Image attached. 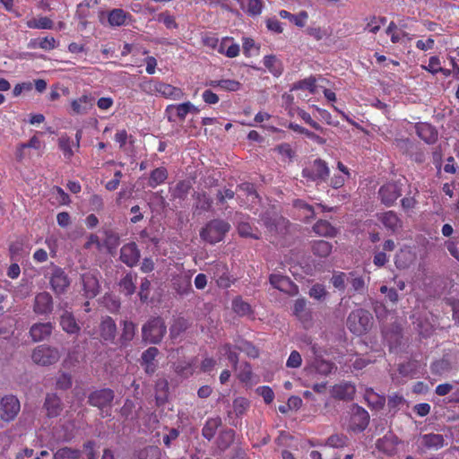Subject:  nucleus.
I'll return each mask as SVG.
<instances>
[{"label": "nucleus", "instance_id": "56", "mask_svg": "<svg viewBox=\"0 0 459 459\" xmlns=\"http://www.w3.org/2000/svg\"><path fill=\"white\" fill-rule=\"evenodd\" d=\"M23 245L20 241H15L10 244L9 253L11 260L20 261L22 256Z\"/></svg>", "mask_w": 459, "mask_h": 459}, {"label": "nucleus", "instance_id": "62", "mask_svg": "<svg viewBox=\"0 0 459 459\" xmlns=\"http://www.w3.org/2000/svg\"><path fill=\"white\" fill-rule=\"evenodd\" d=\"M345 280L346 274L342 272H338L333 275L331 281L334 288L343 290L345 289Z\"/></svg>", "mask_w": 459, "mask_h": 459}, {"label": "nucleus", "instance_id": "47", "mask_svg": "<svg viewBox=\"0 0 459 459\" xmlns=\"http://www.w3.org/2000/svg\"><path fill=\"white\" fill-rule=\"evenodd\" d=\"M238 232L243 238H251L254 239L260 238V233L257 229H253L250 223L246 221H241L238 225Z\"/></svg>", "mask_w": 459, "mask_h": 459}, {"label": "nucleus", "instance_id": "31", "mask_svg": "<svg viewBox=\"0 0 459 459\" xmlns=\"http://www.w3.org/2000/svg\"><path fill=\"white\" fill-rule=\"evenodd\" d=\"M60 325L67 333H78L80 326L78 325L74 315L71 312L65 311L60 317Z\"/></svg>", "mask_w": 459, "mask_h": 459}, {"label": "nucleus", "instance_id": "5", "mask_svg": "<svg viewBox=\"0 0 459 459\" xmlns=\"http://www.w3.org/2000/svg\"><path fill=\"white\" fill-rule=\"evenodd\" d=\"M330 174L327 163L322 159H316L302 169V177L307 181L325 182Z\"/></svg>", "mask_w": 459, "mask_h": 459}, {"label": "nucleus", "instance_id": "10", "mask_svg": "<svg viewBox=\"0 0 459 459\" xmlns=\"http://www.w3.org/2000/svg\"><path fill=\"white\" fill-rule=\"evenodd\" d=\"M20 411V402L13 395L2 398L0 403V416L4 421L13 420Z\"/></svg>", "mask_w": 459, "mask_h": 459}, {"label": "nucleus", "instance_id": "36", "mask_svg": "<svg viewBox=\"0 0 459 459\" xmlns=\"http://www.w3.org/2000/svg\"><path fill=\"white\" fill-rule=\"evenodd\" d=\"M221 425V420L217 418H209L202 429V435L207 440H212L215 435L218 428Z\"/></svg>", "mask_w": 459, "mask_h": 459}, {"label": "nucleus", "instance_id": "58", "mask_svg": "<svg viewBox=\"0 0 459 459\" xmlns=\"http://www.w3.org/2000/svg\"><path fill=\"white\" fill-rule=\"evenodd\" d=\"M249 407V402L243 397H238L233 401V409L237 415L243 414Z\"/></svg>", "mask_w": 459, "mask_h": 459}, {"label": "nucleus", "instance_id": "2", "mask_svg": "<svg viewBox=\"0 0 459 459\" xmlns=\"http://www.w3.org/2000/svg\"><path fill=\"white\" fill-rule=\"evenodd\" d=\"M230 229V225L229 222L218 219L212 220L202 229L200 237L210 244H215L224 238Z\"/></svg>", "mask_w": 459, "mask_h": 459}, {"label": "nucleus", "instance_id": "1", "mask_svg": "<svg viewBox=\"0 0 459 459\" xmlns=\"http://www.w3.org/2000/svg\"><path fill=\"white\" fill-rule=\"evenodd\" d=\"M372 319V315L368 310L358 308L350 313L347 327L354 334L362 335L370 330Z\"/></svg>", "mask_w": 459, "mask_h": 459}, {"label": "nucleus", "instance_id": "24", "mask_svg": "<svg viewBox=\"0 0 459 459\" xmlns=\"http://www.w3.org/2000/svg\"><path fill=\"white\" fill-rule=\"evenodd\" d=\"M218 52L227 57L233 58L239 55V45L234 42L233 38L224 37L218 45Z\"/></svg>", "mask_w": 459, "mask_h": 459}, {"label": "nucleus", "instance_id": "17", "mask_svg": "<svg viewBox=\"0 0 459 459\" xmlns=\"http://www.w3.org/2000/svg\"><path fill=\"white\" fill-rule=\"evenodd\" d=\"M83 295L87 299L95 298L100 292V284L97 277L91 273L82 274Z\"/></svg>", "mask_w": 459, "mask_h": 459}, {"label": "nucleus", "instance_id": "18", "mask_svg": "<svg viewBox=\"0 0 459 459\" xmlns=\"http://www.w3.org/2000/svg\"><path fill=\"white\" fill-rule=\"evenodd\" d=\"M336 368H337L333 361L325 359L321 356H316L307 368L311 372H315L325 377L330 375L333 370H336Z\"/></svg>", "mask_w": 459, "mask_h": 459}, {"label": "nucleus", "instance_id": "52", "mask_svg": "<svg viewBox=\"0 0 459 459\" xmlns=\"http://www.w3.org/2000/svg\"><path fill=\"white\" fill-rule=\"evenodd\" d=\"M194 367H195V363L193 361L192 362L181 361L176 365L175 372L178 376L187 378L194 374V372H195Z\"/></svg>", "mask_w": 459, "mask_h": 459}, {"label": "nucleus", "instance_id": "55", "mask_svg": "<svg viewBox=\"0 0 459 459\" xmlns=\"http://www.w3.org/2000/svg\"><path fill=\"white\" fill-rule=\"evenodd\" d=\"M308 294L316 300H322L326 297L327 291L323 284L316 283L310 288Z\"/></svg>", "mask_w": 459, "mask_h": 459}, {"label": "nucleus", "instance_id": "60", "mask_svg": "<svg viewBox=\"0 0 459 459\" xmlns=\"http://www.w3.org/2000/svg\"><path fill=\"white\" fill-rule=\"evenodd\" d=\"M298 115L300 118H302L307 125H309L312 128L317 130V131H320V132H323L324 131V128L317 123L310 116L309 113H307V111L303 110V109H300L298 111Z\"/></svg>", "mask_w": 459, "mask_h": 459}, {"label": "nucleus", "instance_id": "21", "mask_svg": "<svg viewBox=\"0 0 459 459\" xmlns=\"http://www.w3.org/2000/svg\"><path fill=\"white\" fill-rule=\"evenodd\" d=\"M100 335L104 342H114L117 335V325L112 317L102 318L100 324Z\"/></svg>", "mask_w": 459, "mask_h": 459}, {"label": "nucleus", "instance_id": "15", "mask_svg": "<svg viewBox=\"0 0 459 459\" xmlns=\"http://www.w3.org/2000/svg\"><path fill=\"white\" fill-rule=\"evenodd\" d=\"M356 387L351 382H341L332 387V397L342 401H351L354 398Z\"/></svg>", "mask_w": 459, "mask_h": 459}, {"label": "nucleus", "instance_id": "37", "mask_svg": "<svg viewBox=\"0 0 459 459\" xmlns=\"http://www.w3.org/2000/svg\"><path fill=\"white\" fill-rule=\"evenodd\" d=\"M294 315L302 322L311 320V312L307 308V301L305 299H298L294 303Z\"/></svg>", "mask_w": 459, "mask_h": 459}, {"label": "nucleus", "instance_id": "49", "mask_svg": "<svg viewBox=\"0 0 459 459\" xmlns=\"http://www.w3.org/2000/svg\"><path fill=\"white\" fill-rule=\"evenodd\" d=\"M386 22L385 17H380V16H370L367 18V24L365 27V30L371 32V33H377L380 30L381 26L384 25Z\"/></svg>", "mask_w": 459, "mask_h": 459}, {"label": "nucleus", "instance_id": "27", "mask_svg": "<svg viewBox=\"0 0 459 459\" xmlns=\"http://www.w3.org/2000/svg\"><path fill=\"white\" fill-rule=\"evenodd\" d=\"M44 408L49 418L57 417L63 410L61 399L56 394H48L45 399Z\"/></svg>", "mask_w": 459, "mask_h": 459}, {"label": "nucleus", "instance_id": "40", "mask_svg": "<svg viewBox=\"0 0 459 459\" xmlns=\"http://www.w3.org/2000/svg\"><path fill=\"white\" fill-rule=\"evenodd\" d=\"M239 4L242 10L250 16L259 15L263 10L262 0H243Z\"/></svg>", "mask_w": 459, "mask_h": 459}, {"label": "nucleus", "instance_id": "22", "mask_svg": "<svg viewBox=\"0 0 459 459\" xmlns=\"http://www.w3.org/2000/svg\"><path fill=\"white\" fill-rule=\"evenodd\" d=\"M165 115L169 122L184 121L188 115L186 102L168 105Z\"/></svg>", "mask_w": 459, "mask_h": 459}, {"label": "nucleus", "instance_id": "32", "mask_svg": "<svg viewBox=\"0 0 459 459\" xmlns=\"http://www.w3.org/2000/svg\"><path fill=\"white\" fill-rule=\"evenodd\" d=\"M169 176L168 169L165 167H159L151 171L148 179V186L155 188L165 183Z\"/></svg>", "mask_w": 459, "mask_h": 459}, {"label": "nucleus", "instance_id": "48", "mask_svg": "<svg viewBox=\"0 0 459 459\" xmlns=\"http://www.w3.org/2000/svg\"><path fill=\"white\" fill-rule=\"evenodd\" d=\"M221 350L226 355L228 360L230 362L234 369H237L238 364V353L236 345L233 346L230 343H225L221 346Z\"/></svg>", "mask_w": 459, "mask_h": 459}, {"label": "nucleus", "instance_id": "64", "mask_svg": "<svg viewBox=\"0 0 459 459\" xmlns=\"http://www.w3.org/2000/svg\"><path fill=\"white\" fill-rule=\"evenodd\" d=\"M257 392L263 397L266 404H270L274 399V393L270 386H260L257 388Z\"/></svg>", "mask_w": 459, "mask_h": 459}, {"label": "nucleus", "instance_id": "30", "mask_svg": "<svg viewBox=\"0 0 459 459\" xmlns=\"http://www.w3.org/2000/svg\"><path fill=\"white\" fill-rule=\"evenodd\" d=\"M135 330L136 325L133 322L126 320L123 322L122 333L118 339V343L120 347L128 346L130 342L134 338Z\"/></svg>", "mask_w": 459, "mask_h": 459}, {"label": "nucleus", "instance_id": "29", "mask_svg": "<svg viewBox=\"0 0 459 459\" xmlns=\"http://www.w3.org/2000/svg\"><path fill=\"white\" fill-rule=\"evenodd\" d=\"M58 46L54 37H43L38 39H31L28 47L32 49L40 48L46 51H50L56 48Z\"/></svg>", "mask_w": 459, "mask_h": 459}, {"label": "nucleus", "instance_id": "38", "mask_svg": "<svg viewBox=\"0 0 459 459\" xmlns=\"http://www.w3.org/2000/svg\"><path fill=\"white\" fill-rule=\"evenodd\" d=\"M57 142L58 147L60 151L63 152L64 157L67 160H71V158L74 154V152L73 150V147H74V143L73 139L67 134H62L58 138Z\"/></svg>", "mask_w": 459, "mask_h": 459}, {"label": "nucleus", "instance_id": "4", "mask_svg": "<svg viewBox=\"0 0 459 459\" xmlns=\"http://www.w3.org/2000/svg\"><path fill=\"white\" fill-rule=\"evenodd\" d=\"M114 397L115 394L112 389L102 388L91 392L88 396V403L90 405L99 408L100 410V416L105 418L110 415V409H105L110 408Z\"/></svg>", "mask_w": 459, "mask_h": 459}, {"label": "nucleus", "instance_id": "23", "mask_svg": "<svg viewBox=\"0 0 459 459\" xmlns=\"http://www.w3.org/2000/svg\"><path fill=\"white\" fill-rule=\"evenodd\" d=\"M158 90V96L172 100H183L186 96L184 91L181 88L173 86L161 81H160Z\"/></svg>", "mask_w": 459, "mask_h": 459}, {"label": "nucleus", "instance_id": "33", "mask_svg": "<svg viewBox=\"0 0 459 459\" xmlns=\"http://www.w3.org/2000/svg\"><path fill=\"white\" fill-rule=\"evenodd\" d=\"M188 320L185 317L179 316L174 318L172 325L169 328V335L172 340H176L189 327Z\"/></svg>", "mask_w": 459, "mask_h": 459}, {"label": "nucleus", "instance_id": "8", "mask_svg": "<svg viewBox=\"0 0 459 459\" xmlns=\"http://www.w3.org/2000/svg\"><path fill=\"white\" fill-rule=\"evenodd\" d=\"M369 423L368 412L358 404H353L351 410L349 429L353 432H362Z\"/></svg>", "mask_w": 459, "mask_h": 459}, {"label": "nucleus", "instance_id": "26", "mask_svg": "<svg viewBox=\"0 0 459 459\" xmlns=\"http://www.w3.org/2000/svg\"><path fill=\"white\" fill-rule=\"evenodd\" d=\"M416 132L418 136L429 144L434 143L437 140V131L430 124L419 123L416 126Z\"/></svg>", "mask_w": 459, "mask_h": 459}, {"label": "nucleus", "instance_id": "50", "mask_svg": "<svg viewBox=\"0 0 459 459\" xmlns=\"http://www.w3.org/2000/svg\"><path fill=\"white\" fill-rule=\"evenodd\" d=\"M316 80L314 76H309L300 80L293 84L292 90H307L314 94L316 91Z\"/></svg>", "mask_w": 459, "mask_h": 459}, {"label": "nucleus", "instance_id": "3", "mask_svg": "<svg viewBox=\"0 0 459 459\" xmlns=\"http://www.w3.org/2000/svg\"><path fill=\"white\" fill-rule=\"evenodd\" d=\"M166 333L167 326L160 316L151 318L142 328L143 339L153 344L160 343Z\"/></svg>", "mask_w": 459, "mask_h": 459}, {"label": "nucleus", "instance_id": "59", "mask_svg": "<svg viewBox=\"0 0 459 459\" xmlns=\"http://www.w3.org/2000/svg\"><path fill=\"white\" fill-rule=\"evenodd\" d=\"M72 377L68 373H62L56 379V387L61 390H67L72 386Z\"/></svg>", "mask_w": 459, "mask_h": 459}, {"label": "nucleus", "instance_id": "7", "mask_svg": "<svg viewBox=\"0 0 459 459\" xmlns=\"http://www.w3.org/2000/svg\"><path fill=\"white\" fill-rule=\"evenodd\" d=\"M207 273L216 281L220 288H230L232 281L230 280L229 268L226 263L215 261L209 264Z\"/></svg>", "mask_w": 459, "mask_h": 459}, {"label": "nucleus", "instance_id": "54", "mask_svg": "<svg viewBox=\"0 0 459 459\" xmlns=\"http://www.w3.org/2000/svg\"><path fill=\"white\" fill-rule=\"evenodd\" d=\"M421 68L431 74H437L441 70V61L437 56H432L429 59V64L421 65Z\"/></svg>", "mask_w": 459, "mask_h": 459}, {"label": "nucleus", "instance_id": "12", "mask_svg": "<svg viewBox=\"0 0 459 459\" xmlns=\"http://www.w3.org/2000/svg\"><path fill=\"white\" fill-rule=\"evenodd\" d=\"M49 283L53 291L56 295H60L67 290L70 280L63 269L56 267L53 270Z\"/></svg>", "mask_w": 459, "mask_h": 459}, {"label": "nucleus", "instance_id": "41", "mask_svg": "<svg viewBox=\"0 0 459 459\" xmlns=\"http://www.w3.org/2000/svg\"><path fill=\"white\" fill-rule=\"evenodd\" d=\"M81 450L69 446L59 448L53 455V459H80Z\"/></svg>", "mask_w": 459, "mask_h": 459}, {"label": "nucleus", "instance_id": "51", "mask_svg": "<svg viewBox=\"0 0 459 459\" xmlns=\"http://www.w3.org/2000/svg\"><path fill=\"white\" fill-rule=\"evenodd\" d=\"M238 351L246 353L249 358L255 359L259 356V350L250 342L242 340L236 345Z\"/></svg>", "mask_w": 459, "mask_h": 459}, {"label": "nucleus", "instance_id": "13", "mask_svg": "<svg viewBox=\"0 0 459 459\" xmlns=\"http://www.w3.org/2000/svg\"><path fill=\"white\" fill-rule=\"evenodd\" d=\"M53 298L47 292H39L35 296L33 311L37 315H48L53 311Z\"/></svg>", "mask_w": 459, "mask_h": 459}, {"label": "nucleus", "instance_id": "28", "mask_svg": "<svg viewBox=\"0 0 459 459\" xmlns=\"http://www.w3.org/2000/svg\"><path fill=\"white\" fill-rule=\"evenodd\" d=\"M158 354L159 350L156 347H150L143 352L141 365L144 367V370L147 374L154 373L156 367L153 361Z\"/></svg>", "mask_w": 459, "mask_h": 459}, {"label": "nucleus", "instance_id": "43", "mask_svg": "<svg viewBox=\"0 0 459 459\" xmlns=\"http://www.w3.org/2000/svg\"><path fill=\"white\" fill-rule=\"evenodd\" d=\"M135 275H133L132 273H126L119 282L121 292L127 296L132 295L135 290Z\"/></svg>", "mask_w": 459, "mask_h": 459}, {"label": "nucleus", "instance_id": "35", "mask_svg": "<svg viewBox=\"0 0 459 459\" xmlns=\"http://www.w3.org/2000/svg\"><path fill=\"white\" fill-rule=\"evenodd\" d=\"M313 230L316 234L323 237H334L337 234V230L327 221L319 220L313 226Z\"/></svg>", "mask_w": 459, "mask_h": 459}, {"label": "nucleus", "instance_id": "9", "mask_svg": "<svg viewBox=\"0 0 459 459\" xmlns=\"http://www.w3.org/2000/svg\"><path fill=\"white\" fill-rule=\"evenodd\" d=\"M402 195V189L397 183L388 182L383 185L378 190V196L383 204L392 206Z\"/></svg>", "mask_w": 459, "mask_h": 459}, {"label": "nucleus", "instance_id": "6", "mask_svg": "<svg viewBox=\"0 0 459 459\" xmlns=\"http://www.w3.org/2000/svg\"><path fill=\"white\" fill-rule=\"evenodd\" d=\"M34 363L40 366H49L56 363L60 359L59 351L48 345L37 346L31 354Z\"/></svg>", "mask_w": 459, "mask_h": 459}, {"label": "nucleus", "instance_id": "44", "mask_svg": "<svg viewBox=\"0 0 459 459\" xmlns=\"http://www.w3.org/2000/svg\"><path fill=\"white\" fill-rule=\"evenodd\" d=\"M332 248V244L325 240H317L312 245L313 254L319 257H327L331 254Z\"/></svg>", "mask_w": 459, "mask_h": 459}, {"label": "nucleus", "instance_id": "25", "mask_svg": "<svg viewBox=\"0 0 459 459\" xmlns=\"http://www.w3.org/2000/svg\"><path fill=\"white\" fill-rule=\"evenodd\" d=\"M53 330V325L48 323L34 324L30 329V334L33 342H40L48 338Z\"/></svg>", "mask_w": 459, "mask_h": 459}, {"label": "nucleus", "instance_id": "14", "mask_svg": "<svg viewBox=\"0 0 459 459\" xmlns=\"http://www.w3.org/2000/svg\"><path fill=\"white\" fill-rule=\"evenodd\" d=\"M140 259V250L134 242L125 244L120 249V260L129 267L137 264Z\"/></svg>", "mask_w": 459, "mask_h": 459}, {"label": "nucleus", "instance_id": "57", "mask_svg": "<svg viewBox=\"0 0 459 459\" xmlns=\"http://www.w3.org/2000/svg\"><path fill=\"white\" fill-rule=\"evenodd\" d=\"M347 437L343 435H332L327 438L326 445L332 447H343L346 446Z\"/></svg>", "mask_w": 459, "mask_h": 459}, {"label": "nucleus", "instance_id": "20", "mask_svg": "<svg viewBox=\"0 0 459 459\" xmlns=\"http://www.w3.org/2000/svg\"><path fill=\"white\" fill-rule=\"evenodd\" d=\"M94 105V98L90 94H83L71 101L72 113L74 115H84L91 109Z\"/></svg>", "mask_w": 459, "mask_h": 459}, {"label": "nucleus", "instance_id": "11", "mask_svg": "<svg viewBox=\"0 0 459 459\" xmlns=\"http://www.w3.org/2000/svg\"><path fill=\"white\" fill-rule=\"evenodd\" d=\"M269 281L275 289L290 296L299 292L298 286L288 276L273 273L269 277Z\"/></svg>", "mask_w": 459, "mask_h": 459}, {"label": "nucleus", "instance_id": "45", "mask_svg": "<svg viewBox=\"0 0 459 459\" xmlns=\"http://www.w3.org/2000/svg\"><path fill=\"white\" fill-rule=\"evenodd\" d=\"M264 65L268 71L275 76L281 74L282 67L281 62L273 55L265 56L264 57Z\"/></svg>", "mask_w": 459, "mask_h": 459}, {"label": "nucleus", "instance_id": "46", "mask_svg": "<svg viewBox=\"0 0 459 459\" xmlns=\"http://www.w3.org/2000/svg\"><path fill=\"white\" fill-rule=\"evenodd\" d=\"M126 16L123 9H113L108 13V21L111 26H122L126 23Z\"/></svg>", "mask_w": 459, "mask_h": 459}, {"label": "nucleus", "instance_id": "63", "mask_svg": "<svg viewBox=\"0 0 459 459\" xmlns=\"http://www.w3.org/2000/svg\"><path fill=\"white\" fill-rule=\"evenodd\" d=\"M221 83V89L228 91H237L241 87V83L238 81L231 79H222Z\"/></svg>", "mask_w": 459, "mask_h": 459}, {"label": "nucleus", "instance_id": "39", "mask_svg": "<svg viewBox=\"0 0 459 459\" xmlns=\"http://www.w3.org/2000/svg\"><path fill=\"white\" fill-rule=\"evenodd\" d=\"M232 309L239 316H251L254 313L251 305L239 296L232 300Z\"/></svg>", "mask_w": 459, "mask_h": 459}, {"label": "nucleus", "instance_id": "16", "mask_svg": "<svg viewBox=\"0 0 459 459\" xmlns=\"http://www.w3.org/2000/svg\"><path fill=\"white\" fill-rule=\"evenodd\" d=\"M419 442V447L423 450H438L445 446L444 436L436 433L420 435Z\"/></svg>", "mask_w": 459, "mask_h": 459}, {"label": "nucleus", "instance_id": "19", "mask_svg": "<svg viewBox=\"0 0 459 459\" xmlns=\"http://www.w3.org/2000/svg\"><path fill=\"white\" fill-rule=\"evenodd\" d=\"M378 221L384 225V227L394 233L403 227V221L394 211H387L377 214Z\"/></svg>", "mask_w": 459, "mask_h": 459}, {"label": "nucleus", "instance_id": "61", "mask_svg": "<svg viewBox=\"0 0 459 459\" xmlns=\"http://www.w3.org/2000/svg\"><path fill=\"white\" fill-rule=\"evenodd\" d=\"M302 358L299 351H292L287 359L286 366L288 368H297L301 366Z\"/></svg>", "mask_w": 459, "mask_h": 459}, {"label": "nucleus", "instance_id": "34", "mask_svg": "<svg viewBox=\"0 0 459 459\" xmlns=\"http://www.w3.org/2000/svg\"><path fill=\"white\" fill-rule=\"evenodd\" d=\"M26 26L33 30H52L54 22L47 16H39V18H31L26 22Z\"/></svg>", "mask_w": 459, "mask_h": 459}, {"label": "nucleus", "instance_id": "53", "mask_svg": "<svg viewBox=\"0 0 459 459\" xmlns=\"http://www.w3.org/2000/svg\"><path fill=\"white\" fill-rule=\"evenodd\" d=\"M160 84V81H155L152 79H146L142 83H140V89L147 94L150 95H158V85Z\"/></svg>", "mask_w": 459, "mask_h": 459}, {"label": "nucleus", "instance_id": "42", "mask_svg": "<svg viewBox=\"0 0 459 459\" xmlns=\"http://www.w3.org/2000/svg\"><path fill=\"white\" fill-rule=\"evenodd\" d=\"M289 128L292 131L306 135L308 139L312 140L313 142L318 143V144H325V139L323 137L316 134L315 133L307 130V128L294 123H290L289 125Z\"/></svg>", "mask_w": 459, "mask_h": 459}]
</instances>
